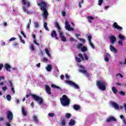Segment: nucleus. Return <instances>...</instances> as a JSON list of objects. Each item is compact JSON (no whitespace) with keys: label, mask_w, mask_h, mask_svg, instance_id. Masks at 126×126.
I'll return each mask as SVG.
<instances>
[{"label":"nucleus","mask_w":126,"mask_h":126,"mask_svg":"<svg viewBox=\"0 0 126 126\" xmlns=\"http://www.w3.org/2000/svg\"><path fill=\"white\" fill-rule=\"evenodd\" d=\"M112 26L113 28H115V29H117V30H123V27L118 25V23H117V22H114Z\"/></svg>","instance_id":"1a4fd4ad"},{"label":"nucleus","mask_w":126,"mask_h":126,"mask_svg":"<svg viewBox=\"0 0 126 126\" xmlns=\"http://www.w3.org/2000/svg\"><path fill=\"white\" fill-rule=\"evenodd\" d=\"M4 121V118L3 117L0 118V122H3Z\"/></svg>","instance_id":"052dcab7"},{"label":"nucleus","mask_w":126,"mask_h":126,"mask_svg":"<svg viewBox=\"0 0 126 126\" xmlns=\"http://www.w3.org/2000/svg\"><path fill=\"white\" fill-rule=\"evenodd\" d=\"M87 47L86 46H83V47L81 49V51L83 53H85V52H87Z\"/></svg>","instance_id":"c756f323"},{"label":"nucleus","mask_w":126,"mask_h":126,"mask_svg":"<svg viewBox=\"0 0 126 126\" xmlns=\"http://www.w3.org/2000/svg\"><path fill=\"white\" fill-rule=\"evenodd\" d=\"M37 5L39 6L41 10L43 11L42 16L43 18L46 20L48 18V16H49V13L48 12V10H47V3L44 1H41L40 3H37Z\"/></svg>","instance_id":"f257e3e1"},{"label":"nucleus","mask_w":126,"mask_h":126,"mask_svg":"<svg viewBox=\"0 0 126 126\" xmlns=\"http://www.w3.org/2000/svg\"><path fill=\"white\" fill-rule=\"evenodd\" d=\"M120 76L121 78H123L124 77V76H123V75H122L121 73H118L116 74V76Z\"/></svg>","instance_id":"09e8293b"},{"label":"nucleus","mask_w":126,"mask_h":126,"mask_svg":"<svg viewBox=\"0 0 126 126\" xmlns=\"http://www.w3.org/2000/svg\"><path fill=\"white\" fill-rule=\"evenodd\" d=\"M30 50L32 51H35V47H34V45L33 44H32L30 46Z\"/></svg>","instance_id":"ea45409f"},{"label":"nucleus","mask_w":126,"mask_h":126,"mask_svg":"<svg viewBox=\"0 0 126 126\" xmlns=\"http://www.w3.org/2000/svg\"><path fill=\"white\" fill-rule=\"evenodd\" d=\"M51 37H54L56 40H59V37H58V34H57V32H56V31H52L51 33Z\"/></svg>","instance_id":"f8f14e48"},{"label":"nucleus","mask_w":126,"mask_h":126,"mask_svg":"<svg viewBox=\"0 0 126 126\" xmlns=\"http://www.w3.org/2000/svg\"><path fill=\"white\" fill-rule=\"evenodd\" d=\"M3 67V65L2 64H0V71L1 69H2Z\"/></svg>","instance_id":"bf43d9fd"},{"label":"nucleus","mask_w":126,"mask_h":126,"mask_svg":"<svg viewBox=\"0 0 126 126\" xmlns=\"http://www.w3.org/2000/svg\"><path fill=\"white\" fill-rule=\"evenodd\" d=\"M7 119L9 123H11L13 120V114L10 111H8L7 112Z\"/></svg>","instance_id":"0eeeda50"},{"label":"nucleus","mask_w":126,"mask_h":126,"mask_svg":"<svg viewBox=\"0 0 126 126\" xmlns=\"http://www.w3.org/2000/svg\"><path fill=\"white\" fill-rule=\"evenodd\" d=\"M5 68L7 71H9L10 72V68H11V66L8 63H6L5 64Z\"/></svg>","instance_id":"a211bd4d"},{"label":"nucleus","mask_w":126,"mask_h":126,"mask_svg":"<svg viewBox=\"0 0 126 126\" xmlns=\"http://www.w3.org/2000/svg\"><path fill=\"white\" fill-rule=\"evenodd\" d=\"M13 47H18V43H15L12 45Z\"/></svg>","instance_id":"603ef678"},{"label":"nucleus","mask_w":126,"mask_h":126,"mask_svg":"<svg viewBox=\"0 0 126 126\" xmlns=\"http://www.w3.org/2000/svg\"><path fill=\"white\" fill-rule=\"evenodd\" d=\"M16 40V38L15 37H12L9 39V41L11 42L12 41H15Z\"/></svg>","instance_id":"de8ad7c7"},{"label":"nucleus","mask_w":126,"mask_h":126,"mask_svg":"<svg viewBox=\"0 0 126 126\" xmlns=\"http://www.w3.org/2000/svg\"><path fill=\"white\" fill-rule=\"evenodd\" d=\"M22 113L23 116H27V113H26V112L25 111V109L24 107L22 108Z\"/></svg>","instance_id":"bb28decb"},{"label":"nucleus","mask_w":126,"mask_h":126,"mask_svg":"<svg viewBox=\"0 0 126 126\" xmlns=\"http://www.w3.org/2000/svg\"><path fill=\"white\" fill-rule=\"evenodd\" d=\"M21 34H22V35H23V37H24V38H26V35L25 34V33H24V32H23V31H22L21 32Z\"/></svg>","instance_id":"a18cd8bd"},{"label":"nucleus","mask_w":126,"mask_h":126,"mask_svg":"<svg viewBox=\"0 0 126 126\" xmlns=\"http://www.w3.org/2000/svg\"><path fill=\"white\" fill-rule=\"evenodd\" d=\"M118 37L120 40H124L126 39V37L122 34H119Z\"/></svg>","instance_id":"c85d7f7f"},{"label":"nucleus","mask_w":126,"mask_h":126,"mask_svg":"<svg viewBox=\"0 0 126 126\" xmlns=\"http://www.w3.org/2000/svg\"><path fill=\"white\" fill-rule=\"evenodd\" d=\"M60 102L63 107H65V106H68L70 103V100L68 97L65 94H63L60 98Z\"/></svg>","instance_id":"f03ea898"},{"label":"nucleus","mask_w":126,"mask_h":126,"mask_svg":"<svg viewBox=\"0 0 126 126\" xmlns=\"http://www.w3.org/2000/svg\"><path fill=\"white\" fill-rule=\"evenodd\" d=\"M55 26L58 30L61 41H62V42H66V38H65V37L63 36V33L61 31V30H62V28H61V26H60V25H59V23H58V22H56L55 23Z\"/></svg>","instance_id":"7ed1b4c3"},{"label":"nucleus","mask_w":126,"mask_h":126,"mask_svg":"<svg viewBox=\"0 0 126 126\" xmlns=\"http://www.w3.org/2000/svg\"><path fill=\"white\" fill-rule=\"evenodd\" d=\"M88 20L89 23H92V20H94V17H93L92 16H88Z\"/></svg>","instance_id":"b1692460"},{"label":"nucleus","mask_w":126,"mask_h":126,"mask_svg":"<svg viewBox=\"0 0 126 126\" xmlns=\"http://www.w3.org/2000/svg\"><path fill=\"white\" fill-rule=\"evenodd\" d=\"M106 122H107L108 123L110 122H117V119H116L115 117L111 116L107 119Z\"/></svg>","instance_id":"ddd939ff"},{"label":"nucleus","mask_w":126,"mask_h":126,"mask_svg":"<svg viewBox=\"0 0 126 126\" xmlns=\"http://www.w3.org/2000/svg\"><path fill=\"white\" fill-rule=\"evenodd\" d=\"M33 119L35 122H38V118L36 116H33Z\"/></svg>","instance_id":"c03bdc74"},{"label":"nucleus","mask_w":126,"mask_h":126,"mask_svg":"<svg viewBox=\"0 0 126 126\" xmlns=\"http://www.w3.org/2000/svg\"><path fill=\"white\" fill-rule=\"evenodd\" d=\"M112 90L114 94H117V93L118 92V90H117V88H116L115 87H112Z\"/></svg>","instance_id":"cd10ccee"},{"label":"nucleus","mask_w":126,"mask_h":126,"mask_svg":"<svg viewBox=\"0 0 126 126\" xmlns=\"http://www.w3.org/2000/svg\"><path fill=\"white\" fill-rule=\"evenodd\" d=\"M66 12L64 11L62 12V15L63 16H65Z\"/></svg>","instance_id":"e2e57ef3"},{"label":"nucleus","mask_w":126,"mask_h":126,"mask_svg":"<svg viewBox=\"0 0 126 126\" xmlns=\"http://www.w3.org/2000/svg\"><path fill=\"white\" fill-rule=\"evenodd\" d=\"M6 126H10V124L8 122H6Z\"/></svg>","instance_id":"338daca9"},{"label":"nucleus","mask_w":126,"mask_h":126,"mask_svg":"<svg viewBox=\"0 0 126 126\" xmlns=\"http://www.w3.org/2000/svg\"><path fill=\"white\" fill-rule=\"evenodd\" d=\"M110 50L111 52H113V53H118V50L116 48H115V47L112 45H110Z\"/></svg>","instance_id":"dca6fc26"},{"label":"nucleus","mask_w":126,"mask_h":126,"mask_svg":"<svg viewBox=\"0 0 126 126\" xmlns=\"http://www.w3.org/2000/svg\"><path fill=\"white\" fill-rule=\"evenodd\" d=\"M71 117V114L70 113H66L65 116V118L66 119H69Z\"/></svg>","instance_id":"7c9ffc66"},{"label":"nucleus","mask_w":126,"mask_h":126,"mask_svg":"<svg viewBox=\"0 0 126 126\" xmlns=\"http://www.w3.org/2000/svg\"><path fill=\"white\" fill-rule=\"evenodd\" d=\"M6 98L7 101H10L11 100V96L10 94H7L6 96Z\"/></svg>","instance_id":"2f4dec72"},{"label":"nucleus","mask_w":126,"mask_h":126,"mask_svg":"<svg viewBox=\"0 0 126 126\" xmlns=\"http://www.w3.org/2000/svg\"><path fill=\"white\" fill-rule=\"evenodd\" d=\"M78 56L79 57V58H80V59H82V61H84V57H83L82 54L79 53L78 54Z\"/></svg>","instance_id":"f704fd0d"},{"label":"nucleus","mask_w":126,"mask_h":126,"mask_svg":"<svg viewBox=\"0 0 126 126\" xmlns=\"http://www.w3.org/2000/svg\"><path fill=\"white\" fill-rule=\"evenodd\" d=\"M45 51L46 54H47L48 53H50V51H49V49H48V48H45Z\"/></svg>","instance_id":"13d9d810"},{"label":"nucleus","mask_w":126,"mask_h":126,"mask_svg":"<svg viewBox=\"0 0 126 126\" xmlns=\"http://www.w3.org/2000/svg\"><path fill=\"white\" fill-rule=\"evenodd\" d=\"M83 56H84V58H85V60L86 61H88V60H89V58H88V56H87V55L85 53H84L83 54Z\"/></svg>","instance_id":"72a5a7b5"},{"label":"nucleus","mask_w":126,"mask_h":126,"mask_svg":"<svg viewBox=\"0 0 126 126\" xmlns=\"http://www.w3.org/2000/svg\"><path fill=\"white\" fill-rule=\"evenodd\" d=\"M48 61H49V60H48L47 58H44L43 59V61L44 62H48Z\"/></svg>","instance_id":"864d4df0"},{"label":"nucleus","mask_w":126,"mask_h":126,"mask_svg":"<svg viewBox=\"0 0 126 126\" xmlns=\"http://www.w3.org/2000/svg\"><path fill=\"white\" fill-rule=\"evenodd\" d=\"M23 9L24 12H26V13H27V14H31V12H30V11L27 10V9H26V8L25 6L23 7Z\"/></svg>","instance_id":"393cba45"},{"label":"nucleus","mask_w":126,"mask_h":126,"mask_svg":"<svg viewBox=\"0 0 126 126\" xmlns=\"http://www.w3.org/2000/svg\"><path fill=\"white\" fill-rule=\"evenodd\" d=\"M96 86L102 91H105L106 90V83L104 81H96Z\"/></svg>","instance_id":"20e7f679"},{"label":"nucleus","mask_w":126,"mask_h":126,"mask_svg":"<svg viewBox=\"0 0 126 126\" xmlns=\"http://www.w3.org/2000/svg\"><path fill=\"white\" fill-rule=\"evenodd\" d=\"M118 44L122 46V45H123V42H122V41H118Z\"/></svg>","instance_id":"0e129e2a"},{"label":"nucleus","mask_w":126,"mask_h":126,"mask_svg":"<svg viewBox=\"0 0 126 126\" xmlns=\"http://www.w3.org/2000/svg\"><path fill=\"white\" fill-rule=\"evenodd\" d=\"M49 117H54V116H55V114L54 113H49Z\"/></svg>","instance_id":"6e6d98bb"},{"label":"nucleus","mask_w":126,"mask_h":126,"mask_svg":"<svg viewBox=\"0 0 126 126\" xmlns=\"http://www.w3.org/2000/svg\"><path fill=\"white\" fill-rule=\"evenodd\" d=\"M65 76L66 78H67V79H69V76H68V75L66 74Z\"/></svg>","instance_id":"774afa93"},{"label":"nucleus","mask_w":126,"mask_h":126,"mask_svg":"<svg viewBox=\"0 0 126 126\" xmlns=\"http://www.w3.org/2000/svg\"><path fill=\"white\" fill-rule=\"evenodd\" d=\"M102 3H103V0H98V4L99 6L102 5Z\"/></svg>","instance_id":"37998d69"},{"label":"nucleus","mask_w":126,"mask_h":126,"mask_svg":"<svg viewBox=\"0 0 126 126\" xmlns=\"http://www.w3.org/2000/svg\"><path fill=\"white\" fill-rule=\"evenodd\" d=\"M112 106L115 109V110H119V105L116 102H112Z\"/></svg>","instance_id":"f3484780"},{"label":"nucleus","mask_w":126,"mask_h":126,"mask_svg":"<svg viewBox=\"0 0 126 126\" xmlns=\"http://www.w3.org/2000/svg\"><path fill=\"white\" fill-rule=\"evenodd\" d=\"M104 60H105V62H109V58H108L105 57Z\"/></svg>","instance_id":"69168bd1"},{"label":"nucleus","mask_w":126,"mask_h":126,"mask_svg":"<svg viewBox=\"0 0 126 126\" xmlns=\"http://www.w3.org/2000/svg\"><path fill=\"white\" fill-rule=\"evenodd\" d=\"M61 125L62 126H65V119L62 120Z\"/></svg>","instance_id":"e433bc0d"},{"label":"nucleus","mask_w":126,"mask_h":126,"mask_svg":"<svg viewBox=\"0 0 126 126\" xmlns=\"http://www.w3.org/2000/svg\"><path fill=\"white\" fill-rule=\"evenodd\" d=\"M75 60L77 62V63H81V59L78 58V57H75Z\"/></svg>","instance_id":"4c0bfd02"},{"label":"nucleus","mask_w":126,"mask_h":126,"mask_svg":"<svg viewBox=\"0 0 126 126\" xmlns=\"http://www.w3.org/2000/svg\"><path fill=\"white\" fill-rule=\"evenodd\" d=\"M43 26L44 29H45L46 31H49V28H48V23L46 22H44Z\"/></svg>","instance_id":"5701e85b"},{"label":"nucleus","mask_w":126,"mask_h":126,"mask_svg":"<svg viewBox=\"0 0 126 126\" xmlns=\"http://www.w3.org/2000/svg\"><path fill=\"white\" fill-rule=\"evenodd\" d=\"M88 39L89 40V43H91V40H92V36L91 35H88Z\"/></svg>","instance_id":"58836bf2"},{"label":"nucleus","mask_w":126,"mask_h":126,"mask_svg":"<svg viewBox=\"0 0 126 126\" xmlns=\"http://www.w3.org/2000/svg\"><path fill=\"white\" fill-rule=\"evenodd\" d=\"M52 88H54V89H59L60 90H62L61 87L56 86V85L52 84L51 85Z\"/></svg>","instance_id":"aec40b11"},{"label":"nucleus","mask_w":126,"mask_h":126,"mask_svg":"<svg viewBox=\"0 0 126 126\" xmlns=\"http://www.w3.org/2000/svg\"><path fill=\"white\" fill-rule=\"evenodd\" d=\"M11 88L12 92H13V94H15V91L14 90V88H13V87H12Z\"/></svg>","instance_id":"3c124183"},{"label":"nucleus","mask_w":126,"mask_h":126,"mask_svg":"<svg viewBox=\"0 0 126 126\" xmlns=\"http://www.w3.org/2000/svg\"><path fill=\"white\" fill-rule=\"evenodd\" d=\"M69 40H70V42H73L74 41H75L74 38L73 37H71Z\"/></svg>","instance_id":"680f3d73"},{"label":"nucleus","mask_w":126,"mask_h":126,"mask_svg":"<svg viewBox=\"0 0 126 126\" xmlns=\"http://www.w3.org/2000/svg\"><path fill=\"white\" fill-rule=\"evenodd\" d=\"M30 96H31L35 101H36L37 102L39 101V104H43L44 101L43 100V98H42V97L33 94H31Z\"/></svg>","instance_id":"39448f33"},{"label":"nucleus","mask_w":126,"mask_h":126,"mask_svg":"<svg viewBox=\"0 0 126 126\" xmlns=\"http://www.w3.org/2000/svg\"><path fill=\"white\" fill-rule=\"evenodd\" d=\"M53 69V66L52 64H48L47 66L46 67V69L47 71H51L52 69Z\"/></svg>","instance_id":"6ab92c4d"},{"label":"nucleus","mask_w":126,"mask_h":126,"mask_svg":"<svg viewBox=\"0 0 126 126\" xmlns=\"http://www.w3.org/2000/svg\"><path fill=\"white\" fill-rule=\"evenodd\" d=\"M29 22L28 23L27 27L28 29H30V25H31V19H29Z\"/></svg>","instance_id":"473e14b6"},{"label":"nucleus","mask_w":126,"mask_h":126,"mask_svg":"<svg viewBox=\"0 0 126 126\" xmlns=\"http://www.w3.org/2000/svg\"><path fill=\"white\" fill-rule=\"evenodd\" d=\"M65 83H67V84H69L70 86H72L75 89H79V86H78L76 84H75L74 82L69 81V80H67L65 81Z\"/></svg>","instance_id":"423d86ee"},{"label":"nucleus","mask_w":126,"mask_h":126,"mask_svg":"<svg viewBox=\"0 0 126 126\" xmlns=\"http://www.w3.org/2000/svg\"><path fill=\"white\" fill-rule=\"evenodd\" d=\"M22 2L24 5H27L28 7H29L30 6V2L29 1H27L26 0H22Z\"/></svg>","instance_id":"2eb2a0df"},{"label":"nucleus","mask_w":126,"mask_h":126,"mask_svg":"<svg viewBox=\"0 0 126 126\" xmlns=\"http://www.w3.org/2000/svg\"><path fill=\"white\" fill-rule=\"evenodd\" d=\"M119 93L120 94V95H122V96H125L126 95V93L123 91L119 92Z\"/></svg>","instance_id":"a19ab883"},{"label":"nucleus","mask_w":126,"mask_h":126,"mask_svg":"<svg viewBox=\"0 0 126 126\" xmlns=\"http://www.w3.org/2000/svg\"><path fill=\"white\" fill-rule=\"evenodd\" d=\"M79 72H81L82 73H85V75H86V76H87V77H89V76H90V74L87 73V70H86L80 69L79 70Z\"/></svg>","instance_id":"4468645a"},{"label":"nucleus","mask_w":126,"mask_h":126,"mask_svg":"<svg viewBox=\"0 0 126 126\" xmlns=\"http://www.w3.org/2000/svg\"><path fill=\"white\" fill-rule=\"evenodd\" d=\"M83 47V44L82 43H79L77 45V49H82Z\"/></svg>","instance_id":"a878e982"},{"label":"nucleus","mask_w":126,"mask_h":126,"mask_svg":"<svg viewBox=\"0 0 126 126\" xmlns=\"http://www.w3.org/2000/svg\"><path fill=\"white\" fill-rule=\"evenodd\" d=\"M109 39L111 44H115V42L117 41V38H116V36L114 35H111L109 37Z\"/></svg>","instance_id":"9b49d317"},{"label":"nucleus","mask_w":126,"mask_h":126,"mask_svg":"<svg viewBox=\"0 0 126 126\" xmlns=\"http://www.w3.org/2000/svg\"><path fill=\"white\" fill-rule=\"evenodd\" d=\"M68 124L70 126H74V125H75V121H74L73 119H71Z\"/></svg>","instance_id":"412c9836"},{"label":"nucleus","mask_w":126,"mask_h":126,"mask_svg":"<svg viewBox=\"0 0 126 126\" xmlns=\"http://www.w3.org/2000/svg\"><path fill=\"white\" fill-rule=\"evenodd\" d=\"M9 83L10 84V87H13V85L12 84V82L11 81H9Z\"/></svg>","instance_id":"5fc2aeb1"},{"label":"nucleus","mask_w":126,"mask_h":126,"mask_svg":"<svg viewBox=\"0 0 126 126\" xmlns=\"http://www.w3.org/2000/svg\"><path fill=\"white\" fill-rule=\"evenodd\" d=\"M65 24L66 30H68V31H72L73 30V28L70 27V25L68 24L67 21L65 20Z\"/></svg>","instance_id":"6e6552de"},{"label":"nucleus","mask_w":126,"mask_h":126,"mask_svg":"<svg viewBox=\"0 0 126 126\" xmlns=\"http://www.w3.org/2000/svg\"><path fill=\"white\" fill-rule=\"evenodd\" d=\"M79 41H81L83 44H85V42H86V40L84 38H78Z\"/></svg>","instance_id":"c9c22d12"},{"label":"nucleus","mask_w":126,"mask_h":126,"mask_svg":"<svg viewBox=\"0 0 126 126\" xmlns=\"http://www.w3.org/2000/svg\"><path fill=\"white\" fill-rule=\"evenodd\" d=\"M110 54H109V53H107L106 55H105V58H107L109 59V58H110Z\"/></svg>","instance_id":"4d7b16f0"},{"label":"nucleus","mask_w":126,"mask_h":126,"mask_svg":"<svg viewBox=\"0 0 126 126\" xmlns=\"http://www.w3.org/2000/svg\"><path fill=\"white\" fill-rule=\"evenodd\" d=\"M34 26L36 27V28H38V27H39V24L38 22L34 23Z\"/></svg>","instance_id":"49530a36"},{"label":"nucleus","mask_w":126,"mask_h":126,"mask_svg":"<svg viewBox=\"0 0 126 126\" xmlns=\"http://www.w3.org/2000/svg\"><path fill=\"white\" fill-rule=\"evenodd\" d=\"M73 109L76 111H78V110L80 109V106L77 104H75L73 106Z\"/></svg>","instance_id":"4be33fe9"},{"label":"nucleus","mask_w":126,"mask_h":126,"mask_svg":"<svg viewBox=\"0 0 126 126\" xmlns=\"http://www.w3.org/2000/svg\"><path fill=\"white\" fill-rule=\"evenodd\" d=\"M45 91L47 93V94H48V95H51L52 94V92H51V90L50 86H49V85H46L45 86Z\"/></svg>","instance_id":"9d476101"},{"label":"nucleus","mask_w":126,"mask_h":126,"mask_svg":"<svg viewBox=\"0 0 126 126\" xmlns=\"http://www.w3.org/2000/svg\"><path fill=\"white\" fill-rule=\"evenodd\" d=\"M89 45H90L91 47L93 48V49H95V46H94V45H93V43H92V42L91 41V42H89Z\"/></svg>","instance_id":"79ce46f5"},{"label":"nucleus","mask_w":126,"mask_h":126,"mask_svg":"<svg viewBox=\"0 0 126 126\" xmlns=\"http://www.w3.org/2000/svg\"><path fill=\"white\" fill-rule=\"evenodd\" d=\"M3 91H6L7 90V87L6 86H4L2 88Z\"/></svg>","instance_id":"8fccbe9b"}]
</instances>
